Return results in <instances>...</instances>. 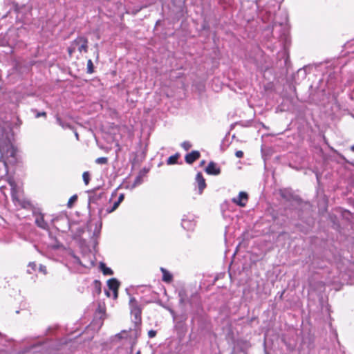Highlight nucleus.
I'll list each match as a JSON object with an SVG mask.
<instances>
[{"label": "nucleus", "instance_id": "28", "mask_svg": "<svg viewBox=\"0 0 354 354\" xmlns=\"http://www.w3.org/2000/svg\"><path fill=\"white\" fill-rule=\"evenodd\" d=\"M124 194H120V196H118L117 202L119 204H120L124 201Z\"/></svg>", "mask_w": 354, "mask_h": 354}, {"label": "nucleus", "instance_id": "23", "mask_svg": "<svg viewBox=\"0 0 354 354\" xmlns=\"http://www.w3.org/2000/svg\"><path fill=\"white\" fill-rule=\"evenodd\" d=\"M7 182L10 185V188L17 186V183L12 177H8Z\"/></svg>", "mask_w": 354, "mask_h": 354}, {"label": "nucleus", "instance_id": "1", "mask_svg": "<svg viewBox=\"0 0 354 354\" xmlns=\"http://www.w3.org/2000/svg\"><path fill=\"white\" fill-rule=\"evenodd\" d=\"M0 160L3 161L6 168L8 165H14L17 162V150L7 137L0 138Z\"/></svg>", "mask_w": 354, "mask_h": 354}, {"label": "nucleus", "instance_id": "14", "mask_svg": "<svg viewBox=\"0 0 354 354\" xmlns=\"http://www.w3.org/2000/svg\"><path fill=\"white\" fill-rule=\"evenodd\" d=\"M100 269L104 275H112L113 274V270L110 268L106 267L104 263H100Z\"/></svg>", "mask_w": 354, "mask_h": 354}, {"label": "nucleus", "instance_id": "32", "mask_svg": "<svg viewBox=\"0 0 354 354\" xmlns=\"http://www.w3.org/2000/svg\"><path fill=\"white\" fill-rule=\"evenodd\" d=\"M75 137L78 139V133H75Z\"/></svg>", "mask_w": 354, "mask_h": 354}, {"label": "nucleus", "instance_id": "21", "mask_svg": "<svg viewBox=\"0 0 354 354\" xmlns=\"http://www.w3.org/2000/svg\"><path fill=\"white\" fill-rule=\"evenodd\" d=\"M95 162L99 165H106L108 163V158L106 157L97 158Z\"/></svg>", "mask_w": 354, "mask_h": 354}, {"label": "nucleus", "instance_id": "9", "mask_svg": "<svg viewBox=\"0 0 354 354\" xmlns=\"http://www.w3.org/2000/svg\"><path fill=\"white\" fill-rule=\"evenodd\" d=\"M195 179L198 185L199 193L202 194L207 186L205 179L204 178L201 172L197 173Z\"/></svg>", "mask_w": 354, "mask_h": 354}, {"label": "nucleus", "instance_id": "27", "mask_svg": "<svg viewBox=\"0 0 354 354\" xmlns=\"http://www.w3.org/2000/svg\"><path fill=\"white\" fill-rule=\"evenodd\" d=\"M39 272H42L44 274L46 273V266H44L43 265H40L39 266Z\"/></svg>", "mask_w": 354, "mask_h": 354}, {"label": "nucleus", "instance_id": "18", "mask_svg": "<svg viewBox=\"0 0 354 354\" xmlns=\"http://www.w3.org/2000/svg\"><path fill=\"white\" fill-rule=\"evenodd\" d=\"M77 196L73 195L72 196L68 201L67 206L69 208H71L73 206V204L77 201Z\"/></svg>", "mask_w": 354, "mask_h": 354}, {"label": "nucleus", "instance_id": "3", "mask_svg": "<svg viewBox=\"0 0 354 354\" xmlns=\"http://www.w3.org/2000/svg\"><path fill=\"white\" fill-rule=\"evenodd\" d=\"M12 201L15 205L23 207V201L21 198L19 187L17 186L10 188Z\"/></svg>", "mask_w": 354, "mask_h": 354}, {"label": "nucleus", "instance_id": "25", "mask_svg": "<svg viewBox=\"0 0 354 354\" xmlns=\"http://www.w3.org/2000/svg\"><path fill=\"white\" fill-rule=\"evenodd\" d=\"M46 116H47V113L45 111L37 112L36 114V118H39V117L46 118Z\"/></svg>", "mask_w": 354, "mask_h": 354}, {"label": "nucleus", "instance_id": "8", "mask_svg": "<svg viewBox=\"0 0 354 354\" xmlns=\"http://www.w3.org/2000/svg\"><path fill=\"white\" fill-rule=\"evenodd\" d=\"M200 157H201L200 152L198 151L194 150V151H191L190 153L185 155V160L187 164L192 165L195 161H196L198 159H199Z\"/></svg>", "mask_w": 354, "mask_h": 354}, {"label": "nucleus", "instance_id": "10", "mask_svg": "<svg viewBox=\"0 0 354 354\" xmlns=\"http://www.w3.org/2000/svg\"><path fill=\"white\" fill-rule=\"evenodd\" d=\"M160 271L162 273V280L167 283H171L173 280V275L164 268H160Z\"/></svg>", "mask_w": 354, "mask_h": 354}, {"label": "nucleus", "instance_id": "17", "mask_svg": "<svg viewBox=\"0 0 354 354\" xmlns=\"http://www.w3.org/2000/svg\"><path fill=\"white\" fill-rule=\"evenodd\" d=\"M56 120H57V122L59 124V125H60L63 129H65V128L71 129L72 128L71 124L64 123L59 117L57 116L56 118Z\"/></svg>", "mask_w": 354, "mask_h": 354}, {"label": "nucleus", "instance_id": "19", "mask_svg": "<svg viewBox=\"0 0 354 354\" xmlns=\"http://www.w3.org/2000/svg\"><path fill=\"white\" fill-rule=\"evenodd\" d=\"M94 72V66L91 59L87 62V73L91 74Z\"/></svg>", "mask_w": 354, "mask_h": 354}, {"label": "nucleus", "instance_id": "24", "mask_svg": "<svg viewBox=\"0 0 354 354\" xmlns=\"http://www.w3.org/2000/svg\"><path fill=\"white\" fill-rule=\"evenodd\" d=\"M94 286L98 294L101 292V283L98 280L94 281Z\"/></svg>", "mask_w": 354, "mask_h": 354}, {"label": "nucleus", "instance_id": "30", "mask_svg": "<svg viewBox=\"0 0 354 354\" xmlns=\"http://www.w3.org/2000/svg\"><path fill=\"white\" fill-rule=\"evenodd\" d=\"M141 9H142V8H140V9L136 10L135 11H132L131 14L132 15H136Z\"/></svg>", "mask_w": 354, "mask_h": 354}, {"label": "nucleus", "instance_id": "26", "mask_svg": "<svg viewBox=\"0 0 354 354\" xmlns=\"http://www.w3.org/2000/svg\"><path fill=\"white\" fill-rule=\"evenodd\" d=\"M235 156L239 158H241L243 156V152L241 150L236 151L235 153Z\"/></svg>", "mask_w": 354, "mask_h": 354}, {"label": "nucleus", "instance_id": "34", "mask_svg": "<svg viewBox=\"0 0 354 354\" xmlns=\"http://www.w3.org/2000/svg\"><path fill=\"white\" fill-rule=\"evenodd\" d=\"M352 150L354 151V146L351 147Z\"/></svg>", "mask_w": 354, "mask_h": 354}, {"label": "nucleus", "instance_id": "6", "mask_svg": "<svg viewBox=\"0 0 354 354\" xmlns=\"http://www.w3.org/2000/svg\"><path fill=\"white\" fill-rule=\"evenodd\" d=\"M107 285L109 288L113 291V298L117 299L118 296V289L120 287L119 281L116 279L112 278L108 280Z\"/></svg>", "mask_w": 354, "mask_h": 354}, {"label": "nucleus", "instance_id": "11", "mask_svg": "<svg viewBox=\"0 0 354 354\" xmlns=\"http://www.w3.org/2000/svg\"><path fill=\"white\" fill-rule=\"evenodd\" d=\"M131 313L133 316L134 322L136 324H140L142 322V308L131 310Z\"/></svg>", "mask_w": 354, "mask_h": 354}, {"label": "nucleus", "instance_id": "12", "mask_svg": "<svg viewBox=\"0 0 354 354\" xmlns=\"http://www.w3.org/2000/svg\"><path fill=\"white\" fill-rule=\"evenodd\" d=\"M120 204L115 201L114 202L113 206L111 207H109V208H107L106 210H105V213L103 214V210H100V216H106L107 214H110V213H112L113 212H114L118 207H119Z\"/></svg>", "mask_w": 354, "mask_h": 354}, {"label": "nucleus", "instance_id": "13", "mask_svg": "<svg viewBox=\"0 0 354 354\" xmlns=\"http://www.w3.org/2000/svg\"><path fill=\"white\" fill-rule=\"evenodd\" d=\"M180 158V153H176L174 155L171 156L168 158L167 160V164L169 165H174L178 162V160Z\"/></svg>", "mask_w": 354, "mask_h": 354}, {"label": "nucleus", "instance_id": "16", "mask_svg": "<svg viewBox=\"0 0 354 354\" xmlns=\"http://www.w3.org/2000/svg\"><path fill=\"white\" fill-rule=\"evenodd\" d=\"M37 266L35 262H30L28 265L27 272L30 274H32L37 271Z\"/></svg>", "mask_w": 354, "mask_h": 354}, {"label": "nucleus", "instance_id": "33", "mask_svg": "<svg viewBox=\"0 0 354 354\" xmlns=\"http://www.w3.org/2000/svg\"><path fill=\"white\" fill-rule=\"evenodd\" d=\"M204 163H205V160H203V161L201 162V165H203V164H204Z\"/></svg>", "mask_w": 354, "mask_h": 354}, {"label": "nucleus", "instance_id": "31", "mask_svg": "<svg viewBox=\"0 0 354 354\" xmlns=\"http://www.w3.org/2000/svg\"><path fill=\"white\" fill-rule=\"evenodd\" d=\"M75 259H76V260H77V262L78 263H80H80H81V262H80V259H79L78 257H75Z\"/></svg>", "mask_w": 354, "mask_h": 354}, {"label": "nucleus", "instance_id": "20", "mask_svg": "<svg viewBox=\"0 0 354 354\" xmlns=\"http://www.w3.org/2000/svg\"><path fill=\"white\" fill-rule=\"evenodd\" d=\"M82 178L86 185H88L90 181V174L88 171H84L82 174Z\"/></svg>", "mask_w": 354, "mask_h": 354}, {"label": "nucleus", "instance_id": "4", "mask_svg": "<svg viewBox=\"0 0 354 354\" xmlns=\"http://www.w3.org/2000/svg\"><path fill=\"white\" fill-rule=\"evenodd\" d=\"M232 202L240 207H245L248 201V195L246 192H241L237 198H232Z\"/></svg>", "mask_w": 354, "mask_h": 354}, {"label": "nucleus", "instance_id": "15", "mask_svg": "<svg viewBox=\"0 0 354 354\" xmlns=\"http://www.w3.org/2000/svg\"><path fill=\"white\" fill-rule=\"evenodd\" d=\"M129 305H130V309L131 310H136V309H141L142 308L139 305L138 301L134 298L132 297L130 299L129 301Z\"/></svg>", "mask_w": 354, "mask_h": 354}, {"label": "nucleus", "instance_id": "29", "mask_svg": "<svg viewBox=\"0 0 354 354\" xmlns=\"http://www.w3.org/2000/svg\"><path fill=\"white\" fill-rule=\"evenodd\" d=\"M148 335L150 338L154 337L156 335V331L151 330L149 331Z\"/></svg>", "mask_w": 354, "mask_h": 354}, {"label": "nucleus", "instance_id": "22", "mask_svg": "<svg viewBox=\"0 0 354 354\" xmlns=\"http://www.w3.org/2000/svg\"><path fill=\"white\" fill-rule=\"evenodd\" d=\"M181 147L185 150V151H188L192 147V145L191 144L190 142L189 141H185L183 142L182 144H181Z\"/></svg>", "mask_w": 354, "mask_h": 354}, {"label": "nucleus", "instance_id": "2", "mask_svg": "<svg viewBox=\"0 0 354 354\" xmlns=\"http://www.w3.org/2000/svg\"><path fill=\"white\" fill-rule=\"evenodd\" d=\"M88 40L84 36H78L75 39L71 41L70 46L68 48V53L69 57H73V54L76 50L80 53H87L88 48Z\"/></svg>", "mask_w": 354, "mask_h": 354}, {"label": "nucleus", "instance_id": "5", "mask_svg": "<svg viewBox=\"0 0 354 354\" xmlns=\"http://www.w3.org/2000/svg\"><path fill=\"white\" fill-rule=\"evenodd\" d=\"M34 216L35 218V224L37 227L43 230H48V225L47 222L44 220V216L41 213H34Z\"/></svg>", "mask_w": 354, "mask_h": 354}, {"label": "nucleus", "instance_id": "7", "mask_svg": "<svg viewBox=\"0 0 354 354\" xmlns=\"http://www.w3.org/2000/svg\"><path fill=\"white\" fill-rule=\"evenodd\" d=\"M205 171L207 174L214 176L219 175L221 172V168L213 161L209 162Z\"/></svg>", "mask_w": 354, "mask_h": 354}]
</instances>
